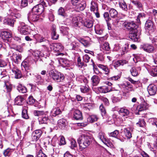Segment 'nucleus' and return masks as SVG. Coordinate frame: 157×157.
Listing matches in <instances>:
<instances>
[{
	"label": "nucleus",
	"instance_id": "nucleus-1",
	"mask_svg": "<svg viewBox=\"0 0 157 157\" xmlns=\"http://www.w3.org/2000/svg\"><path fill=\"white\" fill-rule=\"evenodd\" d=\"M49 67L51 69L49 72L51 78L57 82H63L65 78L63 74L60 72H56L55 70L54 69L53 65L50 64Z\"/></svg>",
	"mask_w": 157,
	"mask_h": 157
},
{
	"label": "nucleus",
	"instance_id": "nucleus-2",
	"mask_svg": "<svg viewBox=\"0 0 157 157\" xmlns=\"http://www.w3.org/2000/svg\"><path fill=\"white\" fill-rule=\"evenodd\" d=\"M92 141V139L90 136L84 134L82 135L78 139L79 146L82 148H85L88 147Z\"/></svg>",
	"mask_w": 157,
	"mask_h": 157
},
{
	"label": "nucleus",
	"instance_id": "nucleus-3",
	"mask_svg": "<svg viewBox=\"0 0 157 157\" xmlns=\"http://www.w3.org/2000/svg\"><path fill=\"white\" fill-rule=\"evenodd\" d=\"M47 0H40V4L34 6L32 10L39 15L41 14L44 10V6H46Z\"/></svg>",
	"mask_w": 157,
	"mask_h": 157
},
{
	"label": "nucleus",
	"instance_id": "nucleus-4",
	"mask_svg": "<svg viewBox=\"0 0 157 157\" xmlns=\"http://www.w3.org/2000/svg\"><path fill=\"white\" fill-rule=\"evenodd\" d=\"M35 37V39L38 42L44 43L42 46L44 47V48L47 49L48 48V46L50 45V43L48 40L45 39L44 37H43L40 35L38 34H36Z\"/></svg>",
	"mask_w": 157,
	"mask_h": 157
},
{
	"label": "nucleus",
	"instance_id": "nucleus-5",
	"mask_svg": "<svg viewBox=\"0 0 157 157\" xmlns=\"http://www.w3.org/2000/svg\"><path fill=\"white\" fill-rule=\"evenodd\" d=\"M7 15L12 17L13 19H19L21 17L20 12L16 9L10 10L7 12Z\"/></svg>",
	"mask_w": 157,
	"mask_h": 157
},
{
	"label": "nucleus",
	"instance_id": "nucleus-6",
	"mask_svg": "<svg viewBox=\"0 0 157 157\" xmlns=\"http://www.w3.org/2000/svg\"><path fill=\"white\" fill-rule=\"evenodd\" d=\"M20 25L18 26V30L21 33L24 35H27L29 33V29L28 26L24 23L20 22Z\"/></svg>",
	"mask_w": 157,
	"mask_h": 157
},
{
	"label": "nucleus",
	"instance_id": "nucleus-7",
	"mask_svg": "<svg viewBox=\"0 0 157 157\" xmlns=\"http://www.w3.org/2000/svg\"><path fill=\"white\" fill-rule=\"evenodd\" d=\"M8 56H10L11 59L16 63H20L21 61V56L17 52L13 53L12 54L9 53Z\"/></svg>",
	"mask_w": 157,
	"mask_h": 157
},
{
	"label": "nucleus",
	"instance_id": "nucleus-8",
	"mask_svg": "<svg viewBox=\"0 0 157 157\" xmlns=\"http://www.w3.org/2000/svg\"><path fill=\"white\" fill-rule=\"evenodd\" d=\"M145 29L149 33L153 32L154 30V28L153 21L150 20H147L145 24Z\"/></svg>",
	"mask_w": 157,
	"mask_h": 157
},
{
	"label": "nucleus",
	"instance_id": "nucleus-9",
	"mask_svg": "<svg viewBox=\"0 0 157 157\" xmlns=\"http://www.w3.org/2000/svg\"><path fill=\"white\" fill-rule=\"evenodd\" d=\"M50 47L52 50L56 52H61L63 49V47L60 43L51 44Z\"/></svg>",
	"mask_w": 157,
	"mask_h": 157
},
{
	"label": "nucleus",
	"instance_id": "nucleus-10",
	"mask_svg": "<svg viewBox=\"0 0 157 157\" xmlns=\"http://www.w3.org/2000/svg\"><path fill=\"white\" fill-rule=\"evenodd\" d=\"M140 48L148 53H152L154 50V47L151 45L148 44H141L140 47Z\"/></svg>",
	"mask_w": 157,
	"mask_h": 157
},
{
	"label": "nucleus",
	"instance_id": "nucleus-11",
	"mask_svg": "<svg viewBox=\"0 0 157 157\" xmlns=\"http://www.w3.org/2000/svg\"><path fill=\"white\" fill-rule=\"evenodd\" d=\"M39 15L35 13L34 11H32L28 15V19L29 21H36L39 19Z\"/></svg>",
	"mask_w": 157,
	"mask_h": 157
},
{
	"label": "nucleus",
	"instance_id": "nucleus-12",
	"mask_svg": "<svg viewBox=\"0 0 157 157\" xmlns=\"http://www.w3.org/2000/svg\"><path fill=\"white\" fill-rule=\"evenodd\" d=\"M0 36L3 40L7 41L8 42H10L12 39L11 34L6 31L2 32Z\"/></svg>",
	"mask_w": 157,
	"mask_h": 157
},
{
	"label": "nucleus",
	"instance_id": "nucleus-13",
	"mask_svg": "<svg viewBox=\"0 0 157 157\" xmlns=\"http://www.w3.org/2000/svg\"><path fill=\"white\" fill-rule=\"evenodd\" d=\"M137 29L130 31L129 34V37L135 41H138L139 38V36L137 34Z\"/></svg>",
	"mask_w": 157,
	"mask_h": 157
},
{
	"label": "nucleus",
	"instance_id": "nucleus-14",
	"mask_svg": "<svg viewBox=\"0 0 157 157\" xmlns=\"http://www.w3.org/2000/svg\"><path fill=\"white\" fill-rule=\"evenodd\" d=\"M10 68H12V75L14 76L16 78L18 79L21 78L22 75L20 71L17 67H11L10 66Z\"/></svg>",
	"mask_w": 157,
	"mask_h": 157
},
{
	"label": "nucleus",
	"instance_id": "nucleus-15",
	"mask_svg": "<svg viewBox=\"0 0 157 157\" xmlns=\"http://www.w3.org/2000/svg\"><path fill=\"white\" fill-rule=\"evenodd\" d=\"M42 133V131L38 129L33 131L32 134V139L33 141H36L39 140Z\"/></svg>",
	"mask_w": 157,
	"mask_h": 157
},
{
	"label": "nucleus",
	"instance_id": "nucleus-16",
	"mask_svg": "<svg viewBox=\"0 0 157 157\" xmlns=\"http://www.w3.org/2000/svg\"><path fill=\"white\" fill-rule=\"evenodd\" d=\"M147 91L150 95H154L156 93L157 89L156 86L154 84L149 85L147 87Z\"/></svg>",
	"mask_w": 157,
	"mask_h": 157
},
{
	"label": "nucleus",
	"instance_id": "nucleus-17",
	"mask_svg": "<svg viewBox=\"0 0 157 157\" xmlns=\"http://www.w3.org/2000/svg\"><path fill=\"white\" fill-rule=\"evenodd\" d=\"M75 9L78 12L83 11L84 10L86 6V4L85 2H82L80 3L75 5Z\"/></svg>",
	"mask_w": 157,
	"mask_h": 157
},
{
	"label": "nucleus",
	"instance_id": "nucleus-18",
	"mask_svg": "<svg viewBox=\"0 0 157 157\" xmlns=\"http://www.w3.org/2000/svg\"><path fill=\"white\" fill-rule=\"evenodd\" d=\"M125 25L126 28L130 31L137 29V25L133 21L128 22L127 24H125Z\"/></svg>",
	"mask_w": 157,
	"mask_h": 157
},
{
	"label": "nucleus",
	"instance_id": "nucleus-19",
	"mask_svg": "<svg viewBox=\"0 0 157 157\" xmlns=\"http://www.w3.org/2000/svg\"><path fill=\"white\" fill-rule=\"evenodd\" d=\"M141 70V66L136 67H132L130 70V71L132 75L134 76H137Z\"/></svg>",
	"mask_w": 157,
	"mask_h": 157
},
{
	"label": "nucleus",
	"instance_id": "nucleus-20",
	"mask_svg": "<svg viewBox=\"0 0 157 157\" xmlns=\"http://www.w3.org/2000/svg\"><path fill=\"white\" fill-rule=\"evenodd\" d=\"M121 117H126L128 116L129 111L128 109L125 108H121L118 111Z\"/></svg>",
	"mask_w": 157,
	"mask_h": 157
},
{
	"label": "nucleus",
	"instance_id": "nucleus-21",
	"mask_svg": "<svg viewBox=\"0 0 157 157\" xmlns=\"http://www.w3.org/2000/svg\"><path fill=\"white\" fill-rule=\"evenodd\" d=\"M91 81L92 86H96L99 83L100 79L98 76L94 75L91 78Z\"/></svg>",
	"mask_w": 157,
	"mask_h": 157
},
{
	"label": "nucleus",
	"instance_id": "nucleus-22",
	"mask_svg": "<svg viewBox=\"0 0 157 157\" xmlns=\"http://www.w3.org/2000/svg\"><path fill=\"white\" fill-rule=\"evenodd\" d=\"M74 118L76 120H81L82 119V115L81 112L78 110H75L74 113Z\"/></svg>",
	"mask_w": 157,
	"mask_h": 157
},
{
	"label": "nucleus",
	"instance_id": "nucleus-23",
	"mask_svg": "<svg viewBox=\"0 0 157 157\" xmlns=\"http://www.w3.org/2000/svg\"><path fill=\"white\" fill-rule=\"evenodd\" d=\"M98 119V117L97 115L92 114L89 116L87 121L90 123H93L97 121Z\"/></svg>",
	"mask_w": 157,
	"mask_h": 157
},
{
	"label": "nucleus",
	"instance_id": "nucleus-24",
	"mask_svg": "<svg viewBox=\"0 0 157 157\" xmlns=\"http://www.w3.org/2000/svg\"><path fill=\"white\" fill-rule=\"evenodd\" d=\"M111 88L107 86H103L98 88L99 91L102 93H106L109 92Z\"/></svg>",
	"mask_w": 157,
	"mask_h": 157
},
{
	"label": "nucleus",
	"instance_id": "nucleus-25",
	"mask_svg": "<svg viewBox=\"0 0 157 157\" xmlns=\"http://www.w3.org/2000/svg\"><path fill=\"white\" fill-rule=\"evenodd\" d=\"M59 62L61 65L64 67H68L70 63V62L68 60L63 58L60 59Z\"/></svg>",
	"mask_w": 157,
	"mask_h": 157
},
{
	"label": "nucleus",
	"instance_id": "nucleus-26",
	"mask_svg": "<svg viewBox=\"0 0 157 157\" xmlns=\"http://www.w3.org/2000/svg\"><path fill=\"white\" fill-rule=\"evenodd\" d=\"M24 101V98L20 96L17 97L15 99V104L18 105H22L23 104Z\"/></svg>",
	"mask_w": 157,
	"mask_h": 157
},
{
	"label": "nucleus",
	"instance_id": "nucleus-27",
	"mask_svg": "<svg viewBox=\"0 0 157 157\" xmlns=\"http://www.w3.org/2000/svg\"><path fill=\"white\" fill-rule=\"evenodd\" d=\"M0 78H5L6 79H4V80L7 82L8 81L9 77L8 75L7 72L6 70L3 69L0 72Z\"/></svg>",
	"mask_w": 157,
	"mask_h": 157
},
{
	"label": "nucleus",
	"instance_id": "nucleus-28",
	"mask_svg": "<svg viewBox=\"0 0 157 157\" xmlns=\"http://www.w3.org/2000/svg\"><path fill=\"white\" fill-rule=\"evenodd\" d=\"M98 137L105 144H106L108 143V140H107L105 136V134L103 132H100L98 134Z\"/></svg>",
	"mask_w": 157,
	"mask_h": 157
},
{
	"label": "nucleus",
	"instance_id": "nucleus-29",
	"mask_svg": "<svg viewBox=\"0 0 157 157\" xmlns=\"http://www.w3.org/2000/svg\"><path fill=\"white\" fill-rule=\"evenodd\" d=\"M38 120L40 124H46L48 120V116L45 114L44 116L39 117Z\"/></svg>",
	"mask_w": 157,
	"mask_h": 157
},
{
	"label": "nucleus",
	"instance_id": "nucleus-30",
	"mask_svg": "<svg viewBox=\"0 0 157 157\" xmlns=\"http://www.w3.org/2000/svg\"><path fill=\"white\" fill-rule=\"evenodd\" d=\"M58 14L59 15H61L64 18H66L67 20L68 19V15L65 13V11L64 8L60 7L58 10Z\"/></svg>",
	"mask_w": 157,
	"mask_h": 157
},
{
	"label": "nucleus",
	"instance_id": "nucleus-31",
	"mask_svg": "<svg viewBox=\"0 0 157 157\" xmlns=\"http://www.w3.org/2000/svg\"><path fill=\"white\" fill-rule=\"evenodd\" d=\"M58 125L61 128H63L67 125V121L64 119H60L58 122Z\"/></svg>",
	"mask_w": 157,
	"mask_h": 157
},
{
	"label": "nucleus",
	"instance_id": "nucleus-32",
	"mask_svg": "<svg viewBox=\"0 0 157 157\" xmlns=\"http://www.w3.org/2000/svg\"><path fill=\"white\" fill-rule=\"evenodd\" d=\"M15 21L9 17H6L4 20V23L11 26H13Z\"/></svg>",
	"mask_w": 157,
	"mask_h": 157
},
{
	"label": "nucleus",
	"instance_id": "nucleus-33",
	"mask_svg": "<svg viewBox=\"0 0 157 157\" xmlns=\"http://www.w3.org/2000/svg\"><path fill=\"white\" fill-rule=\"evenodd\" d=\"M90 10L91 11L94 12L98 10V5L96 2L93 1H91L90 4Z\"/></svg>",
	"mask_w": 157,
	"mask_h": 157
},
{
	"label": "nucleus",
	"instance_id": "nucleus-34",
	"mask_svg": "<svg viewBox=\"0 0 157 157\" xmlns=\"http://www.w3.org/2000/svg\"><path fill=\"white\" fill-rule=\"evenodd\" d=\"M61 113V110L58 108H54L51 111L52 115L54 117H56V115L60 114Z\"/></svg>",
	"mask_w": 157,
	"mask_h": 157
},
{
	"label": "nucleus",
	"instance_id": "nucleus-35",
	"mask_svg": "<svg viewBox=\"0 0 157 157\" xmlns=\"http://www.w3.org/2000/svg\"><path fill=\"white\" fill-rule=\"evenodd\" d=\"M69 29V28L66 26H60V31L63 35H67L68 34Z\"/></svg>",
	"mask_w": 157,
	"mask_h": 157
},
{
	"label": "nucleus",
	"instance_id": "nucleus-36",
	"mask_svg": "<svg viewBox=\"0 0 157 157\" xmlns=\"http://www.w3.org/2000/svg\"><path fill=\"white\" fill-rule=\"evenodd\" d=\"M125 63V60H118L115 62L113 63V66L115 68H117L118 67L121 65H123Z\"/></svg>",
	"mask_w": 157,
	"mask_h": 157
},
{
	"label": "nucleus",
	"instance_id": "nucleus-37",
	"mask_svg": "<svg viewBox=\"0 0 157 157\" xmlns=\"http://www.w3.org/2000/svg\"><path fill=\"white\" fill-rule=\"evenodd\" d=\"M100 48L101 50L106 51H109L110 49L109 44L107 42H105L103 44H101L100 46Z\"/></svg>",
	"mask_w": 157,
	"mask_h": 157
},
{
	"label": "nucleus",
	"instance_id": "nucleus-38",
	"mask_svg": "<svg viewBox=\"0 0 157 157\" xmlns=\"http://www.w3.org/2000/svg\"><path fill=\"white\" fill-rule=\"evenodd\" d=\"M146 17V14L144 13H140L139 14L136 19V22L137 24L141 23L140 20L145 18Z\"/></svg>",
	"mask_w": 157,
	"mask_h": 157
},
{
	"label": "nucleus",
	"instance_id": "nucleus-39",
	"mask_svg": "<svg viewBox=\"0 0 157 157\" xmlns=\"http://www.w3.org/2000/svg\"><path fill=\"white\" fill-rule=\"evenodd\" d=\"M124 132L125 136L128 139H130L132 137V134L129 128H124Z\"/></svg>",
	"mask_w": 157,
	"mask_h": 157
},
{
	"label": "nucleus",
	"instance_id": "nucleus-40",
	"mask_svg": "<svg viewBox=\"0 0 157 157\" xmlns=\"http://www.w3.org/2000/svg\"><path fill=\"white\" fill-rule=\"evenodd\" d=\"M109 15L111 17L115 18L117 16L118 12L117 11L114 9L111 8L109 10Z\"/></svg>",
	"mask_w": 157,
	"mask_h": 157
},
{
	"label": "nucleus",
	"instance_id": "nucleus-41",
	"mask_svg": "<svg viewBox=\"0 0 157 157\" xmlns=\"http://www.w3.org/2000/svg\"><path fill=\"white\" fill-rule=\"evenodd\" d=\"M14 151V149L8 148L3 151V155L5 156H9L11 154L12 152Z\"/></svg>",
	"mask_w": 157,
	"mask_h": 157
},
{
	"label": "nucleus",
	"instance_id": "nucleus-42",
	"mask_svg": "<svg viewBox=\"0 0 157 157\" xmlns=\"http://www.w3.org/2000/svg\"><path fill=\"white\" fill-rule=\"evenodd\" d=\"M119 5L120 7L122 8L123 10L125 11H127L128 10L127 6L124 0H121L119 2Z\"/></svg>",
	"mask_w": 157,
	"mask_h": 157
},
{
	"label": "nucleus",
	"instance_id": "nucleus-43",
	"mask_svg": "<svg viewBox=\"0 0 157 157\" xmlns=\"http://www.w3.org/2000/svg\"><path fill=\"white\" fill-rule=\"evenodd\" d=\"M132 3L139 9H142L143 5L138 0H132Z\"/></svg>",
	"mask_w": 157,
	"mask_h": 157
},
{
	"label": "nucleus",
	"instance_id": "nucleus-44",
	"mask_svg": "<svg viewBox=\"0 0 157 157\" xmlns=\"http://www.w3.org/2000/svg\"><path fill=\"white\" fill-rule=\"evenodd\" d=\"M47 112H44L43 111L35 110L34 111V114L35 116L41 117L44 116L45 114H46Z\"/></svg>",
	"mask_w": 157,
	"mask_h": 157
},
{
	"label": "nucleus",
	"instance_id": "nucleus-45",
	"mask_svg": "<svg viewBox=\"0 0 157 157\" xmlns=\"http://www.w3.org/2000/svg\"><path fill=\"white\" fill-rule=\"evenodd\" d=\"M84 26L87 28H90L93 26V21L90 20H88L84 22Z\"/></svg>",
	"mask_w": 157,
	"mask_h": 157
},
{
	"label": "nucleus",
	"instance_id": "nucleus-46",
	"mask_svg": "<svg viewBox=\"0 0 157 157\" xmlns=\"http://www.w3.org/2000/svg\"><path fill=\"white\" fill-rule=\"evenodd\" d=\"M6 81H5V86L4 87L5 89H6L7 92L9 93L12 90V86L8 82H6Z\"/></svg>",
	"mask_w": 157,
	"mask_h": 157
},
{
	"label": "nucleus",
	"instance_id": "nucleus-47",
	"mask_svg": "<svg viewBox=\"0 0 157 157\" xmlns=\"http://www.w3.org/2000/svg\"><path fill=\"white\" fill-rule=\"evenodd\" d=\"M151 75L153 76H157V66L153 67L150 72Z\"/></svg>",
	"mask_w": 157,
	"mask_h": 157
},
{
	"label": "nucleus",
	"instance_id": "nucleus-48",
	"mask_svg": "<svg viewBox=\"0 0 157 157\" xmlns=\"http://www.w3.org/2000/svg\"><path fill=\"white\" fill-rule=\"evenodd\" d=\"M17 89L20 92L23 93H25L27 91V89L26 87L21 85H18Z\"/></svg>",
	"mask_w": 157,
	"mask_h": 157
},
{
	"label": "nucleus",
	"instance_id": "nucleus-49",
	"mask_svg": "<svg viewBox=\"0 0 157 157\" xmlns=\"http://www.w3.org/2000/svg\"><path fill=\"white\" fill-rule=\"evenodd\" d=\"M80 90L82 92L86 93L88 92L90 90V88L88 85L83 86H81Z\"/></svg>",
	"mask_w": 157,
	"mask_h": 157
},
{
	"label": "nucleus",
	"instance_id": "nucleus-50",
	"mask_svg": "<svg viewBox=\"0 0 157 157\" xmlns=\"http://www.w3.org/2000/svg\"><path fill=\"white\" fill-rule=\"evenodd\" d=\"M42 53L40 51L36 50L33 51L32 53L33 55L36 58L42 56Z\"/></svg>",
	"mask_w": 157,
	"mask_h": 157
},
{
	"label": "nucleus",
	"instance_id": "nucleus-51",
	"mask_svg": "<svg viewBox=\"0 0 157 157\" xmlns=\"http://www.w3.org/2000/svg\"><path fill=\"white\" fill-rule=\"evenodd\" d=\"M136 125L140 127H144L146 123L143 119H140L139 120L138 122L136 123Z\"/></svg>",
	"mask_w": 157,
	"mask_h": 157
},
{
	"label": "nucleus",
	"instance_id": "nucleus-52",
	"mask_svg": "<svg viewBox=\"0 0 157 157\" xmlns=\"http://www.w3.org/2000/svg\"><path fill=\"white\" fill-rule=\"evenodd\" d=\"M35 102V100L33 98L32 96H30L27 101V102L28 104L30 105H32Z\"/></svg>",
	"mask_w": 157,
	"mask_h": 157
},
{
	"label": "nucleus",
	"instance_id": "nucleus-53",
	"mask_svg": "<svg viewBox=\"0 0 157 157\" xmlns=\"http://www.w3.org/2000/svg\"><path fill=\"white\" fill-rule=\"evenodd\" d=\"M84 46L87 47L90 46V43L89 41L83 39H81L79 41Z\"/></svg>",
	"mask_w": 157,
	"mask_h": 157
},
{
	"label": "nucleus",
	"instance_id": "nucleus-54",
	"mask_svg": "<svg viewBox=\"0 0 157 157\" xmlns=\"http://www.w3.org/2000/svg\"><path fill=\"white\" fill-rule=\"evenodd\" d=\"M70 17V20H72V22L73 23H75L76 25H78V18L79 17H78L74 16L72 17L71 16H69Z\"/></svg>",
	"mask_w": 157,
	"mask_h": 157
},
{
	"label": "nucleus",
	"instance_id": "nucleus-55",
	"mask_svg": "<svg viewBox=\"0 0 157 157\" xmlns=\"http://www.w3.org/2000/svg\"><path fill=\"white\" fill-rule=\"evenodd\" d=\"M146 109V107L145 105L142 104L139 105L137 107V110L138 111V112L145 110Z\"/></svg>",
	"mask_w": 157,
	"mask_h": 157
},
{
	"label": "nucleus",
	"instance_id": "nucleus-56",
	"mask_svg": "<svg viewBox=\"0 0 157 157\" xmlns=\"http://www.w3.org/2000/svg\"><path fill=\"white\" fill-rule=\"evenodd\" d=\"M129 44H125L123 47L122 48V51L123 52V54L127 53L128 50Z\"/></svg>",
	"mask_w": 157,
	"mask_h": 157
},
{
	"label": "nucleus",
	"instance_id": "nucleus-57",
	"mask_svg": "<svg viewBox=\"0 0 157 157\" xmlns=\"http://www.w3.org/2000/svg\"><path fill=\"white\" fill-rule=\"evenodd\" d=\"M76 47V43L75 42H72L68 46V48L70 50H75Z\"/></svg>",
	"mask_w": 157,
	"mask_h": 157
},
{
	"label": "nucleus",
	"instance_id": "nucleus-58",
	"mask_svg": "<svg viewBox=\"0 0 157 157\" xmlns=\"http://www.w3.org/2000/svg\"><path fill=\"white\" fill-rule=\"evenodd\" d=\"M59 138L60 140L59 143V145L65 144H66V142L64 137L63 136H59Z\"/></svg>",
	"mask_w": 157,
	"mask_h": 157
},
{
	"label": "nucleus",
	"instance_id": "nucleus-59",
	"mask_svg": "<svg viewBox=\"0 0 157 157\" xmlns=\"http://www.w3.org/2000/svg\"><path fill=\"white\" fill-rule=\"evenodd\" d=\"M83 63L81 62V60L80 57H78L77 59V64L78 67L79 68H81L83 66Z\"/></svg>",
	"mask_w": 157,
	"mask_h": 157
},
{
	"label": "nucleus",
	"instance_id": "nucleus-60",
	"mask_svg": "<svg viewBox=\"0 0 157 157\" xmlns=\"http://www.w3.org/2000/svg\"><path fill=\"white\" fill-rule=\"evenodd\" d=\"M93 70L94 73L96 75H99L100 76L102 75V73L98 70V68L96 66H93Z\"/></svg>",
	"mask_w": 157,
	"mask_h": 157
},
{
	"label": "nucleus",
	"instance_id": "nucleus-61",
	"mask_svg": "<svg viewBox=\"0 0 157 157\" xmlns=\"http://www.w3.org/2000/svg\"><path fill=\"white\" fill-rule=\"evenodd\" d=\"M119 131L117 130H115L114 132L109 133L110 136L112 137L116 138L118 134H119Z\"/></svg>",
	"mask_w": 157,
	"mask_h": 157
},
{
	"label": "nucleus",
	"instance_id": "nucleus-62",
	"mask_svg": "<svg viewBox=\"0 0 157 157\" xmlns=\"http://www.w3.org/2000/svg\"><path fill=\"white\" fill-rule=\"evenodd\" d=\"M83 61L85 63H88L90 59V57L87 54H85L83 57Z\"/></svg>",
	"mask_w": 157,
	"mask_h": 157
},
{
	"label": "nucleus",
	"instance_id": "nucleus-63",
	"mask_svg": "<svg viewBox=\"0 0 157 157\" xmlns=\"http://www.w3.org/2000/svg\"><path fill=\"white\" fill-rule=\"evenodd\" d=\"M22 117L25 119H27L29 117L28 115L27 110L26 109H24L23 110L22 113Z\"/></svg>",
	"mask_w": 157,
	"mask_h": 157
},
{
	"label": "nucleus",
	"instance_id": "nucleus-64",
	"mask_svg": "<svg viewBox=\"0 0 157 157\" xmlns=\"http://www.w3.org/2000/svg\"><path fill=\"white\" fill-rule=\"evenodd\" d=\"M37 157H46V155L40 150L36 154Z\"/></svg>",
	"mask_w": 157,
	"mask_h": 157
}]
</instances>
